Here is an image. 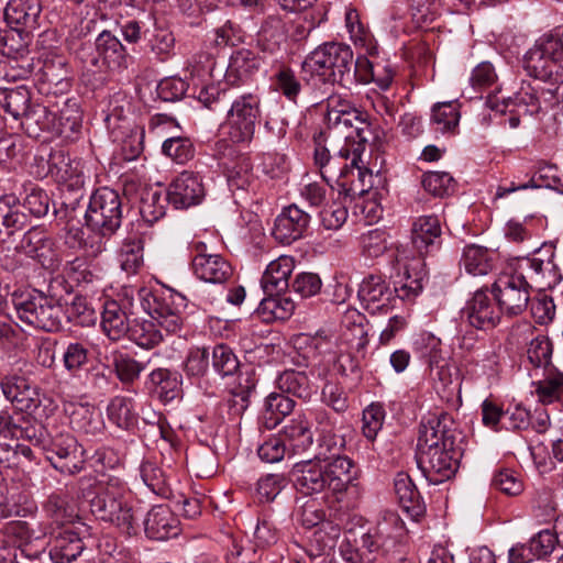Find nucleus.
Listing matches in <instances>:
<instances>
[{"instance_id": "f8f14e48", "label": "nucleus", "mask_w": 563, "mask_h": 563, "mask_svg": "<svg viewBox=\"0 0 563 563\" xmlns=\"http://www.w3.org/2000/svg\"><path fill=\"white\" fill-rule=\"evenodd\" d=\"M262 117L261 97L253 92L236 97L227 114L229 137L234 143H251Z\"/></svg>"}, {"instance_id": "774afa93", "label": "nucleus", "mask_w": 563, "mask_h": 563, "mask_svg": "<svg viewBox=\"0 0 563 563\" xmlns=\"http://www.w3.org/2000/svg\"><path fill=\"white\" fill-rule=\"evenodd\" d=\"M347 219V209L339 203L324 205L320 211L321 224L327 230L340 229Z\"/></svg>"}, {"instance_id": "864d4df0", "label": "nucleus", "mask_w": 563, "mask_h": 563, "mask_svg": "<svg viewBox=\"0 0 563 563\" xmlns=\"http://www.w3.org/2000/svg\"><path fill=\"white\" fill-rule=\"evenodd\" d=\"M360 246L363 255L376 258L387 251L388 234L382 229L369 230L361 235Z\"/></svg>"}, {"instance_id": "f03ea898", "label": "nucleus", "mask_w": 563, "mask_h": 563, "mask_svg": "<svg viewBox=\"0 0 563 563\" xmlns=\"http://www.w3.org/2000/svg\"><path fill=\"white\" fill-rule=\"evenodd\" d=\"M450 415H430L419 427L417 463L431 484L450 479L459 468L460 451L455 449V435Z\"/></svg>"}, {"instance_id": "2eb2a0df", "label": "nucleus", "mask_w": 563, "mask_h": 563, "mask_svg": "<svg viewBox=\"0 0 563 563\" xmlns=\"http://www.w3.org/2000/svg\"><path fill=\"white\" fill-rule=\"evenodd\" d=\"M191 267L197 278L211 284H222L233 273L231 264L203 242L191 245Z\"/></svg>"}, {"instance_id": "bf43d9fd", "label": "nucleus", "mask_w": 563, "mask_h": 563, "mask_svg": "<svg viewBox=\"0 0 563 563\" xmlns=\"http://www.w3.org/2000/svg\"><path fill=\"white\" fill-rule=\"evenodd\" d=\"M188 89V84L178 76L162 79L156 87L157 97L165 102L180 100Z\"/></svg>"}, {"instance_id": "4be33fe9", "label": "nucleus", "mask_w": 563, "mask_h": 563, "mask_svg": "<svg viewBox=\"0 0 563 563\" xmlns=\"http://www.w3.org/2000/svg\"><path fill=\"white\" fill-rule=\"evenodd\" d=\"M310 216L297 205L285 207L275 219L272 234L283 244H290L303 236Z\"/></svg>"}, {"instance_id": "ea45409f", "label": "nucleus", "mask_w": 563, "mask_h": 563, "mask_svg": "<svg viewBox=\"0 0 563 563\" xmlns=\"http://www.w3.org/2000/svg\"><path fill=\"white\" fill-rule=\"evenodd\" d=\"M69 500L67 493L57 490L52 493L44 504V511L59 527L77 523L76 508Z\"/></svg>"}, {"instance_id": "2f4dec72", "label": "nucleus", "mask_w": 563, "mask_h": 563, "mask_svg": "<svg viewBox=\"0 0 563 563\" xmlns=\"http://www.w3.org/2000/svg\"><path fill=\"white\" fill-rule=\"evenodd\" d=\"M0 221L8 235L22 231L31 223L30 214L22 208V203L14 195L0 197Z\"/></svg>"}, {"instance_id": "7c9ffc66", "label": "nucleus", "mask_w": 563, "mask_h": 563, "mask_svg": "<svg viewBox=\"0 0 563 563\" xmlns=\"http://www.w3.org/2000/svg\"><path fill=\"white\" fill-rule=\"evenodd\" d=\"M283 435L289 451V456L306 452L313 443L310 424L303 416L290 419L283 428Z\"/></svg>"}, {"instance_id": "aec40b11", "label": "nucleus", "mask_w": 563, "mask_h": 563, "mask_svg": "<svg viewBox=\"0 0 563 563\" xmlns=\"http://www.w3.org/2000/svg\"><path fill=\"white\" fill-rule=\"evenodd\" d=\"M0 387L3 396L11 402V407L4 410H15L31 420L30 415L41 402L36 386L31 385L24 377L7 376L1 379Z\"/></svg>"}, {"instance_id": "c85d7f7f", "label": "nucleus", "mask_w": 563, "mask_h": 563, "mask_svg": "<svg viewBox=\"0 0 563 563\" xmlns=\"http://www.w3.org/2000/svg\"><path fill=\"white\" fill-rule=\"evenodd\" d=\"M395 494L400 507L415 521L424 516V503L410 476L398 473L394 481Z\"/></svg>"}, {"instance_id": "f3484780", "label": "nucleus", "mask_w": 563, "mask_h": 563, "mask_svg": "<svg viewBox=\"0 0 563 563\" xmlns=\"http://www.w3.org/2000/svg\"><path fill=\"white\" fill-rule=\"evenodd\" d=\"M44 450L47 461L63 474L74 475L82 468V452L77 440L69 433L57 434Z\"/></svg>"}, {"instance_id": "f257e3e1", "label": "nucleus", "mask_w": 563, "mask_h": 563, "mask_svg": "<svg viewBox=\"0 0 563 563\" xmlns=\"http://www.w3.org/2000/svg\"><path fill=\"white\" fill-rule=\"evenodd\" d=\"M345 440L330 430H323L314 459L294 464L291 477L298 492L311 496L330 493L340 500L356 486L357 468L347 455L342 454Z\"/></svg>"}, {"instance_id": "ddd939ff", "label": "nucleus", "mask_w": 563, "mask_h": 563, "mask_svg": "<svg viewBox=\"0 0 563 563\" xmlns=\"http://www.w3.org/2000/svg\"><path fill=\"white\" fill-rule=\"evenodd\" d=\"M42 428L37 427L26 416L15 410L0 411V464L9 463L14 457L16 441L24 439L38 445Z\"/></svg>"}, {"instance_id": "72a5a7b5", "label": "nucleus", "mask_w": 563, "mask_h": 563, "mask_svg": "<svg viewBox=\"0 0 563 563\" xmlns=\"http://www.w3.org/2000/svg\"><path fill=\"white\" fill-rule=\"evenodd\" d=\"M441 236V224L437 216H421L415 220L411 229V240L420 254L428 252Z\"/></svg>"}, {"instance_id": "5701e85b", "label": "nucleus", "mask_w": 563, "mask_h": 563, "mask_svg": "<svg viewBox=\"0 0 563 563\" xmlns=\"http://www.w3.org/2000/svg\"><path fill=\"white\" fill-rule=\"evenodd\" d=\"M20 249L30 257L36 258L46 269L54 271L60 264L53 239L35 227L24 233L20 242Z\"/></svg>"}, {"instance_id": "a211bd4d", "label": "nucleus", "mask_w": 563, "mask_h": 563, "mask_svg": "<svg viewBox=\"0 0 563 563\" xmlns=\"http://www.w3.org/2000/svg\"><path fill=\"white\" fill-rule=\"evenodd\" d=\"M87 533L86 526L77 523L59 527L52 540L49 556L55 563H69L76 560L85 550L84 541Z\"/></svg>"}, {"instance_id": "6ab92c4d", "label": "nucleus", "mask_w": 563, "mask_h": 563, "mask_svg": "<svg viewBox=\"0 0 563 563\" xmlns=\"http://www.w3.org/2000/svg\"><path fill=\"white\" fill-rule=\"evenodd\" d=\"M461 320L477 330H490L500 320V311L494 299L479 289L466 301L461 310Z\"/></svg>"}, {"instance_id": "09e8293b", "label": "nucleus", "mask_w": 563, "mask_h": 563, "mask_svg": "<svg viewBox=\"0 0 563 563\" xmlns=\"http://www.w3.org/2000/svg\"><path fill=\"white\" fill-rule=\"evenodd\" d=\"M167 194L159 189L145 190L141 196L140 214L147 223H154L165 216Z\"/></svg>"}, {"instance_id": "b1692460", "label": "nucleus", "mask_w": 563, "mask_h": 563, "mask_svg": "<svg viewBox=\"0 0 563 563\" xmlns=\"http://www.w3.org/2000/svg\"><path fill=\"white\" fill-rule=\"evenodd\" d=\"M143 525L146 537L156 541L175 538L180 532V522L167 505L153 506Z\"/></svg>"}, {"instance_id": "37998d69", "label": "nucleus", "mask_w": 563, "mask_h": 563, "mask_svg": "<svg viewBox=\"0 0 563 563\" xmlns=\"http://www.w3.org/2000/svg\"><path fill=\"white\" fill-rule=\"evenodd\" d=\"M69 421L74 430L86 434H98L103 429L101 413L88 404L73 406Z\"/></svg>"}, {"instance_id": "4c0bfd02", "label": "nucleus", "mask_w": 563, "mask_h": 563, "mask_svg": "<svg viewBox=\"0 0 563 563\" xmlns=\"http://www.w3.org/2000/svg\"><path fill=\"white\" fill-rule=\"evenodd\" d=\"M460 264L470 275L484 276L494 268V254L487 247L470 244L463 249Z\"/></svg>"}, {"instance_id": "13d9d810", "label": "nucleus", "mask_w": 563, "mask_h": 563, "mask_svg": "<svg viewBox=\"0 0 563 563\" xmlns=\"http://www.w3.org/2000/svg\"><path fill=\"white\" fill-rule=\"evenodd\" d=\"M261 309L268 311L274 319L286 320L294 313L295 302L290 297L274 294L261 301Z\"/></svg>"}, {"instance_id": "052dcab7", "label": "nucleus", "mask_w": 563, "mask_h": 563, "mask_svg": "<svg viewBox=\"0 0 563 563\" xmlns=\"http://www.w3.org/2000/svg\"><path fill=\"white\" fill-rule=\"evenodd\" d=\"M385 419V411L379 404H371L363 411L362 432L364 437L373 441L380 431Z\"/></svg>"}, {"instance_id": "58836bf2", "label": "nucleus", "mask_w": 563, "mask_h": 563, "mask_svg": "<svg viewBox=\"0 0 563 563\" xmlns=\"http://www.w3.org/2000/svg\"><path fill=\"white\" fill-rule=\"evenodd\" d=\"M101 327L111 341H119L128 334L130 328L128 316L117 301L112 300L104 303Z\"/></svg>"}, {"instance_id": "603ef678", "label": "nucleus", "mask_w": 563, "mask_h": 563, "mask_svg": "<svg viewBox=\"0 0 563 563\" xmlns=\"http://www.w3.org/2000/svg\"><path fill=\"white\" fill-rule=\"evenodd\" d=\"M527 356L534 369L554 367L551 363L552 343L547 336H537L531 340Z\"/></svg>"}, {"instance_id": "338daca9", "label": "nucleus", "mask_w": 563, "mask_h": 563, "mask_svg": "<svg viewBox=\"0 0 563 563\" xmlns=\"http://www.w3.org/2000/svg\"><path fill=\"white\" fill-rule=\"evenodd\" d=\"M21 203L24 211L30 214V219L41 218L48 212L49 197L42 189H32Z\"/></svg>"}, {"instance_id": "9d476101", "label": "nucleus", "mask_w": 563, "mask_h": 563, "mask_svg": "<svg viewBox=\"0 0 563 563\" xmlns=\"http://www.w3.org/2000/svg\"><path fill=\"white\" fill-rule=\"evenodd\" d=\"M122 218V198L118 191L101 187L91 195L85 214L88 229L112 235L121 227Z\"/></svg>"}, {"instance_id": "dca6fc26", "label": "nucleus", "mask_w": 563, "mask_h": 563, "mask_svg": "<svg viewBox=\"0 0 563 563\" xmlns=\"http://www.w3.org/2000/svg\"><path fill=\"white\" fill-rule=\"evenodd\" d=\"M0 106L14 120H27L40 125L41 130L48 126L41 119L46 114V108L32 102V92L25 86L0 88Z\"/></svg>"}, {"instance_id": "412c9836", "label": "nucleus", "mask_w": 563, "mask_h": 563, "mask_svg": "<svg viewBox=\"0 0 563 563\" xmlns=\"http://www.w3.org/2000/svg\"><path fill=\"white\" fill-rule=\"evenodd\" d=\"M203 197L205 187L200 175L189 170L180 173L167 190L168 202L177 209L196 206Z\"/></svg>"}, {"instance_id": "69168bd1", "label": "nucleus", "mask_w": 563, "mask_h": 563, "mask_svg": "<svg viewBox=\"0 0 563 563\" xmlns=\"http://www.w3.org/2000/svg\"><path fill=\"white\" fill-rule=\"evenodd\" d=\"M492 486L508 496H517L523 490L521 479L511 470L497 472L492 479Z\"/></svg>"}, {"instance_id": "423d86ee", "label": "nucleus", "mask_w": 563, "mask_h": 563, "mask_svg": "<svg viewBox=\"0 0 563 563\" xmlns=\"http://www.w3.org/2000/svg\"><path fill=\"white\" fill-rule=\"evenodd\" d=\"M12 301L19 319L29 325L46 332H56L62 328L64 310L55 297L31 289L14 291Z\"/></svg>"}, {"instance_id": "79ce46f5", "label": "nucleus", "mask_w": 563, "mask_h": 563, "mask_svg": "<svg viewBox=\"0 0 563 563\" xmlns=\"http://www.w3.org/2000/svg\"><path fill=\"white\" fill-rule=\"evenodd\" d=\"M102 232L91 231L85 235L79 228H69L66 234V244L70 247L78 246L88 258H97L106 251V241Z\"/></svg>"}, {"instance_id": "9b49d317", "label": "nucleus", "mask_w": 563, "mask_h": 563, "mask_svg": "<svg viewBox=\"0 0 563 563\" xmlns=\"http://www.w3.org/2000/svg\"><path fill=\"white\" fill-rule=\"evenodd\" d=\"M364 151L363 144H357L353 148L349 146L340 148V158L344 161L343 166L339 168L336 179L340 194L349 197L363 196L374 187L376 176L363 161Z\"/></svg>"}, {"instance_id": "f704fd0d", "label": "nucleus", "mask_w": 563, "mask_h": 563, "mask_svg": "<svg viewBox=\"0 0 563 563\" xmlns=\"http://www.w3.org/2000/svg\"><path fill=\"white\" fill-rule=\"evenodd\" d=\"M525 262L531 287L534 286L539 290H544L555 287L561 282L560 268L555 262L536 258H525Z\"/></svg>"}, {"instance_id": "0e129e2a", "label": "nucleus", "mask_w": 563, "mask_h": 563, "mask_svg": "<svg viewBox=\"0 0 563 563\" xmlns=\"http://www.w3.org/2000/svg\"><path fill=\"white\" fill-rule=\"evenodd\" d=\"M258 457L266 463H277L284 459L289 451L286 442L279 437H271L257 449Z\"/></svg>"}, {"instance_id": "bb28decb", "label": "nucleus", "mask_w": 563, "mask_h": 563, "mask_svg": "<svg viewBox=\"0 0 563 563\" xmlns=\"http://www.w3.org/2000/svg\"><path fill=\"white\" fill-rule=\"evenodd\" d=\"M314 372L310 375L305 371L287 369L276 379L277 388L286 395L309 400L318 391V384L314 380Z\"/></svg>"}, {"instance_id": "393cba45", "label": "nucleus", "mask_w": 563, "mask_h": 563, "mask_svg": "<svg viewBox=\"0 0 563 563\" xmlns=\"http://www.w3.org/2000/svg\"><path fill=\"white\" fill-rule=\"evenodd\" d=\"M41 12V0H9L4 9V19L13 29L31 32L38 26Z\"/></svg>"}, {"instance_id": "c03bdc74", "label": "nucleus", "mask_w": 563, "mask_h": 563, "mask_svg": "<svg viewBox=\"0 0 563 563\" xmlns=\"http://www.w3.org/2000/svg\"><path fill=\"white\" fill-rule=\"evenodd\" d=\"M179 378L167 368H156L148 375L147 385L163 401L175 399L179 391Z\"/></svg>"}, {"instance_id": "a878e982", "label": "nucleus", "mask_w": 563, "mask_h": 563, "mask_svg": "<svg viewBox=\"0 0 563 563\" xmlns=\"http://www.w3.org/2000/svg\"><path fill=\"white\" fill-rule=\"evenodd\" d=\"M330 129H335L340 132L349 131L345 134V144L342 147L356 146L357 144L365 145L372 134L371 124L363 118V113L357 109L345 112L340 115L335 122H327Z\"/></svg>"}, {"instance_id": "4468645a", "label": "nucleus", "mask_w": 563, "mask_h": 563, "mask_svg": "<svg viewBox=\"0 0 563 563\" xmlns=\"http://www.w3.org/2000/svg\"><path fill=\"white\" fill-rule=\"evenodd\" d=\"M531 285L523 275H504L493 285V294L498 309L509 317L521 314L530 301Z\"/></svg>"}, {"instance_id": "20e7f679", "label": "nucleus", "mask_w": 563, "mask_h": 563, "mask_svg": "<svg viewBox=\"0 0 563 563\" xmlns=\"http://www.w3.org/2000/svg\"><path fill=\"white\" fill-rule=\"evenodd\" d=\"M424 275L423 262L417 258L405 266L404 279L394 289L383 276L371 274L361 283L357 295L364 309L376 313L388 308L395 296L401 300L415 299L422 290Z\"/></svg>"}, {"instance_id": "473e14b6", "label": "nucleus", "mask_w": 563, "mask_h": 563, "mask_svg": "<svg viewBox=\"0 0 563 563\" xmlns=\"http://www.w3.org/2000/svg\"><path fill=\"white\" fill-rule=\"evenodd\" d=\"M532 384L534 386L532 394L541 404L550 405L558 401L563 405V373L556 367H547L542 378Z\"/></svg>"}, {"instance_id": "3c124183", "label": "nucleus", "mask_w": 563, "mask_h": 563, "mask_svg": "<svg viewBox=\"0 0 563 563\" xmlns=\"http://www.w3.org/2000/svg\"><path fill=\"white\" fill-rule=\"evenodd\" d=\"M107 416L120 429H130L135 422L132 399L123 396L113 397L108 404Z\"/></svg>"}, {"instance_id": "c9c22d12", "label": "nucleus", "mask_w": 563, "mask_h": 563, "mask_svg": "<svg viewBox=\"0 0 563 563\" xmlns=\"http://www.w3.org/2000/svg\"><path fill=\"white\" fill-rule=\"evenodd\" d=\"M120 268L126 275H136L144 265V242L140 236L125 238L117 251Z\"/></svg>"}, {"instance_id": "6e6d98bb", "label": "nucleus", "mask_w": 563, "mask_h": 563, "mask_svg": "<svg viewBox=\"0 0 563 563\" xmlns=\"http://www.w3.org/2000/svg\"><path fill=\"white\" fill-rule=\"evenodd\" d=\"M422 186L434 197H444L454 190V179L449 173L429 172L423 175Z\"/></svg>"}, {"instance_id": "0eeeda50", "label": "nucleus", "mask_w": 563, "mask_h": 563, "mask_svg": "<svg viewBox=\"0 0 563 563\" xmlns=\"http://www.w3.org/2000/svg\"><path fill=\"white\" fill-rule=\"evenodd\" d=\"M142 309L168 333H177L183 327L186 298L178 292L152 290L143 287L137 292Z\"/></svg>"}, {"instance_id": "4d7b16f0", "label": "nucleus", "mask_w": 563, "mask_h": 563, "mask_svg": "<svg viewBox=\"0 0 563 563\" xmlns=\"http://www.w3.org/2000/svg\"><path fill=\"white\" fill-rule=\"evenodd\" d=\"M148 47L158 60L168 59L175 47L174 34L163 27H155L153 35L148 38Z\"/></svg>"}, {"instance_id": "e2e57ef3", "label": "nucleus", "mask_w": 563, "mask_h": 563, "mask_svg": "<svg viewBox=\"0 0 563 563\" xmlns=\"http://www.w3.org/2000/svg\"><path fill=\"white\" fill-rule=\"evenodd\" d=\"M144 484L156 495L167 493L166 479L163 471L152 462H144L140 468Z\"/></svg>"}, {"instance_id": "c756f323", "label": "nucleus", "mask_w": 563, "mask_h": 563, "mask_svg": "<svg viewBox=\"0 0 563 563\" xmlns=\"http://www.w3.org/2000/svg\"><path fill=\"white\" fill-rule=\"evenodd\" d=\"M295 267L291 256L282 255L272 261L261 278V285L266 295L280 294L289 287L288 277Z\"/></svg>"}, {"instance_id": "1a4fd4ad", "label": "nucleus", "mask_w": 563, "mask_h": 563, "mask_svg": "<svg viewBox=\"0 0 563 563\" xmlns=\"http://www.w3.org/2000/svg\"><path fill=\"white\" fill-rule=\"evenodd\" d=\"M405 534V523L399 515L393 510H385L376 526L362 536L361 550L366 554L368 562L375 560L377 555L386 558L394 552V548L398 547Z\"/></svg>"}, {"instance_id": "cd10ccee", "label": "nucleus", "mask_w": 563, "mask_h": 563, "mask_svg": "<svg viewBox=\"0 0 563 563\" xmlns=\"http://www.w3.org/2000/svg\"><path fill=\"white\" fill-rule=\"evenodd\" d=\"M96 52L102 65L111 70L128 67L129 53L120 40L108 30L99 33L95 41Z\"/></svg>"}, {"instance_id": "a19ab883", "label": "nucleus", "mask_w": 563, "mask_h": 563, "mask_svg": "<svg viewBox=\"0 0 563 563\" xmlns=\"http://www.w3.org/2000/svg\"><path fill=\"white\" fill-rule=\"evenodd\" d=\"M460 119V103L456 100L438 102L431 109L430 121L437 132L455 134Z\"/></svg>"}, {"instance_id": "de8ad7c7", "label": "nucleus", "mask_w": 563, "mask_h": 563, "mask_svg": "<svg viewBox=\"0 0 563 563\" xmlns=\"http://www.w3.org/2000/svg\"><path fill=\"white\" fill-rule=\"evenodd\" d=\"M295 407V401L286 394L272 393L265 399V426L275 428Z\"/></svg>"}, {"instance_id": "5fc2aeb1", "label": "nucleus", "mask_w": 563, "mask_h": 563, "mask_svg": "<svg viewBox=\"0 0 563 563\" xmlns=\"http://www.w3.org/2000/svg\"><path fill=\"white\" fill-rule=\"evenodd\" d=\"M163 153L177 164H185L194 157L192 143L187 137H168L162 145Z\"/></svg>"}, {"instance_id": "6e6552de", "label": "nucleus", "mask_w": 563, "mask_h": 563, "mask_svg": "<svg viewBox=\"0 0 563 563\" xmlns=\"http://www.w3.org/2000/svg\"><path fill=\"white\" fill-rule=\"evenodd\" d=\"M525 67L536 78L563 81V25L526 53Z\"/></svg>"}, {"instance_id": "7ed1b4c3", "label": "nucleus", "mask_w": 563, "mask_h": 563, "mask_svg": "<svg viewBox=\"0 0 563 563\" xmlns=\"http://www.w3.org/2000/svg\"><path fill=\"white\" fill-rule=\"evenodd\" d=\"M78 489L97 518L115 525L128 534L134 531L135 515L130 490L119 478L97 481L85 476L78 481Z\"/></svg>"}, {"instance_id": "8fccbe9b", "label": "nucleus", "mask_w": 563, "mask_h": 563, "mask_svg": "<svg viewBox=\"0 0 563 563\" xmlns=\"http://www.w3.org/2000/svg\"><path fill=\"white\" fill-rule=\"evenodd\" d=\"M501 104L506 106V108L511 107V112L516 111L518 114L533 115L538 113L536 86L531 84L522 85L514 96L503 97Z\"/></svg>"}, {"instance_id": "e433bc0d", "label": "nucleus", "mask_w": 563, "mask_h": 563, "mask_svg": "<svg viewBox=\"0 0 563 563\" xmlns=\"http://www.w3.org/2000/svg\"><path fill=\"white\" fill-rule=\"evenodd\" d=\"M260 58L249 49L235 52L227 69V80L232 85L245 82L260 67Z\"/></svg>"}, {"instance_id": "39448f33", "label": "nucleus", "mask_w": 563, "mask_h": 563, "mask_svg": "<svg viewBox=\"0 0 563 563\" xmlns=\"http://www.w3.org/2000/svg\"><path fill=\"white\" fill-rule=\"evenodd\" d=\"M354 54L343 43L330 42L319 45L302 62V73L308 84H343L351 76Z\"/></svg>"}, {"instance_id": "680f3d73", "label": "nucleus", "mask_w": 563, "mask_h": 563, "mask_svg": "<svg viewBox=\"0 0 563 563\" xmlns=\"http://www.w3.org/2000/svg\"><path fill=\"white\" fill-rule=\"evenodd\" d=\"M213 368L222 376L235 373L239 361L232 350L223 344L216 345L212 351Z\"/></svg>"}, {"instance_id": "a18cd8bd", "label": "nucleus", "mask_w": 563, "mask_h": 563, "mask_svg": "<svg viewBox=\"0 0 563 563\" xmlns=\"http://www.w3.org/2000/svg\"><path fill=\"white\" fill-rule=\"evenodd\" d=\"M111 366L117 378L123 385H131L139 379L146 365L122 351H113L110 355Z\"/></svg>"}, {"instance_id": "49530a36", "label": "nucleus", "mask_w": 563, "mask_h": 563, "mask_svg": "<svg viewBox=\"0 0 563 563\" xmlns=\"http://www.w3.org/2000/svg\"><path fill=\"white\" fill-rule=\"evenodd\" d=\"M153 320L135 319L130 324L128 335L131 341L135 342L143 349H153L163 340V334Z\"/></svg>"}]
</instances>
